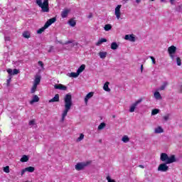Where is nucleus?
Returning a JSON list of instances; mask_svg holds the SVG:
<instances>
[{"label":"nucleus","instance_id":"bb28decb","mask_svg":"<svg viewBox=\"0 0 182 182\" xmlns=\"http://www.w3.org/2000/svg\"><path fill=\"white\" fill-rule=\"evenodd\" d=\"M117 48H119L117 43H116V42L112 43L111 49H112L113 50H116V49H117Z\"/></svg>","mask_w":182,"mask_h":182},{"label":"nucleus","instance_id":"3c124183","mask_svg":"<svg viewBox=\"0 0 182 182\" xmlns=\"http://www.w3.org/2000/svg\"><path fill=\"white\" fill-rule=\"evenodd\" d=\"M136 4H140L141 2V0H136Z\"/></svg>","mask_w":182,"mask_h":182},{"label":"nucleus","instance_id":"a211bd4d","mask_svg":"<svg viewBox=\"0 0 182 182\" xmlns=\"http://www.w3.org/2000/svg\"><path fill=\"white\" fill-rule=\"evenodd\" d=\"M41 83V75H36L35 76V80L33 82V85H36L38 86V85H39Z\"/></svg>","mask_w":182,"mask_h":182},{"label":"nucleus","instance_id":"ddd939ff","mask_svg":"<svg viewBox=\"0 0 182 182\" xmlns=\"http://www.w3.org/2000/svg\"><path fill=\"white\" fill-rule=\"evenodd\" d=\"M167 86H168V82L164 81L163 84L159 88H157V90L159 92H161V90H165Z\"/></svg>","mask_w":182,"mask_h":182},{"label":"nucleus","instance_id":"8fccbe9b","mask_svg":"<svg viewBox=\"0 0 182 182\" xmlns=\"http://www.w3.org/2000/svg\"><path fill=\"white\" fill-rule=\"evenodd\" d=\"M181 6H178L177 8H176V11H181Z\"/></svg>","mask_w":182,"mask_h":182},{"label":"nucleus","instance_id":"f03ea898","mask_svg":"<svg viewBox=\"0 0 182 182\" xmlns=\"http://www.w3.org/2000/svg\"><path fill=\"white\" fill-rule=\"evenodd\" d=\"M161 161H164L166 164H171V163H175L176 161V156L171 155L168 156L167 154L162 153L161 154Z\"/></svg>","mask_w":182,"mask_h":182},{"label":"nucleus","instance_id":"c03bdc74","mask_svg":"<svg viewBox=\"0 0 182 182\" xmlns=\"http://www.w3.org/2000/svg\"><path fill=\"white\" fill-rule=\"evenodd\" d=\"M171 5H176V0H169Z\"/></svg>","mask_w":182,"mask_h":182},{"label":"nucleus","instance_id":"423d86ee","mask_svg":"<svg viewBox=\"0 0 182 182\" xmlns=\"http://www.w3.org/2000/svg\"><path fill=\"white\" fill-rule=\"evenodd\" d=\"M142 101V99H139L135 102H134L132 105H131L129 107V112L133 113L134 110H136V107H137V106H139V105H140V103H141Z\"/></svg>","mask_w":182,"mask_h":182},{"label":"nucleus","instance_id":"0eeeda50","mask_svg":"<svg viewBox=\"0 0 182 182\" xmlns=\"http://www.w3.org/2000/svg\"><path fill=\"white\" fill-rule=\"evenodd\" d=\"M168 164L164 163L159 164L158 166V171H161V173H166L168 171V166H167Z\"/></svg>","mask_w":182,"mask_h":182},{"label":"nucleus","instance_id":"aec40b11","mask_svg":"<svg viewBox=\"0 0 182 182\" xmlns=\"http://www.w3.org/2000/svg\"><path fill=\"white\" fill-rule=\"evenodd\" d=\"M85 69H86V65L85 64H82L77 70V73L78 75H80V73H82V72H83V70H85Z\"/></svg>","mask_w":182,"mask_h":182},{"label":"nucleus","instance_id":"2f4dec72","mask_svg":"<svg viewBox=\"0 0 182 182\" xmlns=\"http://www.w3.org/2000/svg\"><path fill=\"white\" fill-rule=\"evenodd\" d=\"M106 127V124L105 122H102L99 126H98V130H103Z\"/></svg>","mask_w":182,"mask_h":182},{"label":"nucleus","instance_id":"c9c22d12","mask_svg":"<svg viewBox=\"0 0 182 182\" xmlns=\"http://www.w3.org/2000/svg\"><path fill=\"white\" fill-rule=\"evenodd\" d=\"M159 112H160V109H154L152 110V112H151V115H152V116H155V114H159Z\"/></svg>","mask_w":182,"mask_h":182},{"label":"nucleus","instance_id":"4468645a","mask_svg":"<svg viewBox=\"0 0 182 182\" xmlns=\"http://www.w3.org/2000/svg\"><path fill=\"white\" fill-rule=\"evenodd\" d=\"M7 73H9V75H18V73H19V70L18 69H11V68H9L7 70Z\"/></svg>","mask_w":182,"mask_h":182},{"label":"nucleus","instance_id":"79ce46f5","mask_svg":"<svg viewBox=\"0 0 182 182\" xmlns=\"http://www.w3.org/2000/svg\"><path fill=\"white\" fill-rule=\"evenodd\" d=\"M149 58L151 59L153 65H156V59L153 56H149Z\"/></svg>","mask_w":182,"mask_h":182},{"label":"nucleus","instance_id":"13d9d810","mask_svg":"<svg viewBox=\"0 0 182 182\" xmlns=\"http://www.w3.org/2000/svg\"><path fill=\"white\" fill-rule=\"evenodd\" d=\"M71 46H72V47L75 46V44H74V43H73V44L71 45Z\"/></svg>","mask_w":182,"mask_h":182},{"label":"nucleus","instance_id":"2eb2a0df","mask_svg":"<svg viewBox=\"0 0 182 182\" xmlns=\"http://www.w3.org/2000/svg\"><path fill=\"white\" fill-rule=\"evenodd\" d=\"M95 95V92H89L85 97V102L86 104H87V102H89L90 99H92L93 97V95Z\"/></svg>","mask_w":182,"mask_h":182},{"label":"nucleus","instance_id":"f257e3e1","mask_svg":"<svg viewBox=\"0 0 182 182\" xmlns=\"http://www.w3.org/2000/svg\"><path fill=\"white\" fill-rule=\"evenodd\" d=\"M64 102H65V109L63 111L62 113V117L60 119V122L62 123H63V122H65V119L66 117V116H68V113L69 112V110H70L71 107H72V95L70 94H67L65 97H64Z\"/></svg>","mask_w":182,"mask_h":182},{"label":"nucleus","instance_id":"f704fd0d","mask_svg":"<svg viewBox=\"0 0 182 182\" xmlns=\"http://www.w3.org/2000/svg\"><path fill=\"white\" fill-rule=\"evenodd\" d=\"M68 23L70 26H76V21L73 19H70L69 21H68Z\"/></svg>","mask_w":182,"mask_h":182},{"label":"nucleus","instance_id":"6e6552de","mask_svg":"<svg viewBox=\"0 0 182 182\" xmlns=\"http://www.w3.org/2000/svg\"><path fill=\"white\" fill-rule=\"evenodd\" d=\"M121 9H122V5H117L115 8L114 15L117 19H120V17L122 16V12L120 11Z\"/></svg>","mask_w":182,"mask_h":182},{"label":"nucleus","instance_id":"58836bf2","mask_svg":"<svg viewBox=\"0 0 182 182\" xmlns=\"http://www.w3.org/2000/svg\"><path fill=\"white\" fill-rule=\"evenodd\" d=\"M176 63L178 66H181V59L180 58V57L176 58Z\"/></svg>","mask_w":182,"mask_h":182},{"label":"nucleus","instance_id":"4d7b16f0","mask_svg":"<svg viewBox=\"0 0 182 182\" xmlns=\"http://www.w3.org/2000/svg\"><path fill=\"white\" fill-rule=\"evenodd\" d=\"M139 167H141V168H144L142 165H140Z\"/></svg>","mask_w":182,"mask_h":182},{"label":"nucleus","instance_id":"c756f323","mask_svg":"<svg viewBox=\"0 0 182 182\" xmlns=\"http://www.w3.org/2000/svg\"><path fill=\"white\" fill-rule=\"evenodd\" d=\"M26 171L28 173H33V171H35V168L33 166L27 167L26 168Z\"/></svg>","mask_w":182,"mask_h":182},{"label":"nucleus","instance_id":"ea45409f","mask_svg":"<svg viewBox=\"0 0 182 182\" xmlns=\"http://www.w3.org/2000/svg\"><path fill=\"white\" fill-rule=\"evenodd\" d=\"M163 119L165 122H167V120H168V119H170V114H168L167 115H165L163 117Z\"/></svg>","mask_w":182,"mask_h":182},{"label":"nucleus","instance_id":"f3484780","mask_svg":"<svg viewBox=\"0 0 182 182\" xmlns=\"http://www.w3.org/2000/svg\"><path fill=\"white\" fill-rule=\"evenodd\" d=\"M54 87L55 89H58L59 90H66L67 89L66 86L62 84L55 85Z\"/></svg>","mask_w":182,"mask_h":182},{"label":"nucleus","instance_id":"39448f33","mask_svg":"<svg viewBox=\"0 0 182 182\" xmlns=\"http://www.w3.org/2000/svg\"><path fill=\"white\" fill-rule=\"evenodd\" d=\"M176 52H177L176 46H171L169 48H168V53L170 58L172 59V60H174V59H176V55H174Z\"/></svg>","mask_w":182,"mask_h":182},{"label":"nucleus","instance_id":"473e14b6","mask_svg":"<svg viewBox=\"0 0 182 182\" xmlns=\"http://www.w3.org/2000/svg\"><path fill=\"white\" fill-rule=\"evenodd\" d=\"M104 29H105V31L108 32L109 31H110L112 29V26L110 24H106L104 27Z\"/></svg>","mask_w":182,"mask_h":182},{"label":"nucleus","instance_id":"864d4df0","mask_svg":"<svg viewBox=\"0 0 182 182\" xmlns=\"http://www.w3.org/2000/svg\"><path fill=\"white\" fill-rule=\"evenodd\" d=\"M5 41H9V37H6Z\"/></svg>","mask_w":182,"mask_h":182},{"label":"nucleus","instance_id":"9d476101","mask_svg":"<svg viewBox=\"0 0 182 182\" xmlns=\"http://www.w3.org/2000/svg\"><path fill=\"white\" fill-rule=\"evenodd\" d=\"M70 14V9H64L61 12V18H68V15Z\"/></svg>","mask_w":182,"mask_h":182},{"label":"nucleus","instance_id":"f8f14e48","mask_svg":"<svg viewBox=\"0 0 182 182\" xmlns=\"http://www.w3.org/2000/svg\"><path fill=\"white\" fill-rule=\"evenodd\" d=\"M55 22H56V18L53 17L52 18H50L45 23L46 28H49V26H50V25H52V23H55Z\"/></svg>","mask_w":182,"mask_h":182},{"label":"nucleus","instance_id":"7ed1b4c3","mask_svg":"<svg viewBox=\"0 0 182 182\" xmlns=\"http://www.w3.org/2000/svg\"><path fill=\"white\" fill-rule=\"evenodd\" d=\"M36 4L42 12H49V0H36Z\"/></svg>","mask_w":182,"mask_h":182},{"label":"nucleus","instance_id":"9b49d317","mask_svg":"<svg viewBox=\"0 0 182 182\" xmlns=\"http://www.w3.org/2000/svg\"><path fill=\"white\" fill-rule=\"evenodd\" d=\"M55 22H56V18L53 17L52 18H50L45 23L46 28H49V26H50V25H52V23H55Z\"/></svg>","mask_w":182,"mask_h":182},{"label":"nucleus","instance_id":"393cba45","mask_svg":"<svg viewBox=\"0 0 182 182\" xmlns=\"http://www.w3.org/2000/svg\"><path fill=\"white\" fill-rule=\"evenodd\" d=\"M28 160L29 157H28V156L26 155H23L20 159V161H21V163H26V161H28Z\"/></svg>","mask_w":182,"mask_h":182},{"label":"nucleus","instance_id":"49530a36","mask_svg":"<svg viewBox=\"0 0 182 182\" xmlns=\"http://www.w3.org/2000/svg\"><path fill=\"white\" fill-rule=\"evenodd\" d=\"M38 66L43 68V63L42 61H38Z\"/></svg>","mask_w":182,"mask_h":182},{"label":"nucleus","instance_id":"c85d7f7f","mask_svg":"<svg viewBox=\"0 0 182 182\" xmlns=\"http://www.w3.org/2000/svg\"><path fill=\"white\" fill-rule=\"evenodd\" d=\"M154 132L156 134H159V133H163L164 130H163V128H161V127H158L157 128L155 129Z\"/></svg>","mask_w":182,"mask_h":182},{"label":"nucleus","instance_id":"1a4fd4ad","mask_svg":"<svg viewBox=\"0 0 182 182\" xmlns=\"http://www.w3.org/2000/svg\"><path fill=\"white\" fill-rule=\"evenodd\" d=\"M125 41H129V42H136V37L134 34H127L124 37Z\"/></svg>","mask_w":182,"mask_h":182},{"label":"nucleus","instance_id":"5fc2aeb1","mask_svg":"<svg viewBox=\"0 0 182 182\" xmlns=\"http://www.w3.org/2000/svg\"><path fill=\"white\" fill-rule=\"evenodd\" d=\"M161 2H166V0H161Z\"/></svg>","mask_w":182,"mask_h":182},{"label":"nucleus","instance_id":"a878e982","mask_svg":"<svg viewBox=\"0 0 182 182\" xmlns=\"http://www.w3.org/2000/svg\"><path fill=\"white\" fill-rule=\"evenodd\" d=\"M122 141H123V143H129V141H130V139L127 135H124L122 139Z\"/></svg>","mask_w":182,"mask_h":182},{"label":"nucleus","instance_id":"cd10ccee","mask_svg":"<svg viewBox=\"0 0 182 182\" xmlns=\"http://www.w3.org/2000/svg\"><path fill=\"white\" fill-rule=\"evenodd\" d=\"M68 76L69 77H77L79 76V74L77 73H70L68 74Z\"/></svg>","mask_w":182,"mask_h":182},{"label":"nucleus","instance_id":"412c9836","mask_svg":"<svg viewBox=\"0 0 182 182\" xmlns=\"http://www.w3.org/2000/svg\"><path fill=\"white\" fill-rule=\"evenodd\" d=\"M105 42H107V40L106 38H100L97 43L96 46H100L102 43H105Z\"/></svg>","mask_w":182,"mask_h":182},{"label":"nucleus","instance_id":"603ef678","mask_svg":"<svg viewBox=\"0 0 182 182\" xmlns=\"http://www.w3.org/2000/svg\"><path fill=\"white\" fill-rule=\"evenodd\" d=\"M141 73H143V65H141Z\"/></svg>","mask_w":182,"mask_h":182},{"label":"nucleus","instance_id":"bf43d9fd","mask_svg":"<svg viewBox=\"0 0 182 182\" xmlns=\"http://www.w3.org/2000/svg\"><path fill=\"white\" fill-rule=\"evenodd\" d=\"M151 1H156V0H151Z\"/></svg>","mask_w":182,"mask_h":182},{"label":"nucleus","instance_id":"7c9ffc66","mask_svg":"<svg viewBox=\"0 0 182 182\" xmlns=\"http://www.w3.org/2000/svg\"><path fill=\"white\" fill-rule=\"evenodd\" d=\"M23 38H26L28 39L31 38V33H29L28 31H25L23 33Z\"/></svg>","mask_w":182,"mask_h":182},{"label":"nucleus","instance_id":"de8ad7c7","mask_svg":"<svg viewBox=\"0 0 182 182\" xmlns=\"http://www.w3.org/2000/svg\"><path fill=\"white\" fill-rule=\"evenodd\" d=\"M93 17V14L92 13H90L87 16L88 19H90V18Z\"/></svg>","mask_w":182,"mask_h":182},{"label":"nucleus","instance_id":"b1692460","mask_svg":"<svg viewBox=\"0 0 182 182\" xmlns=\"http://www.w3.org/2000/svg\"><path fill=\"white\" fill-rule=\"evenodd\" d=\"M110 83L109 82H106L103 86V89L104 90H105V92H110V88H109V85Z\"/></svg>","mask_w":182,"mask_h":182},{"label":"nucleus","instance_id":"20e7f679","mask_svg":"<svg viewBox=\"0 0 182 182\" xmlns=\"http://www.w3.org/2000/svg\"><path fill=\"white\" fill-rule=\"evenodd\" d=\"M91 163H92V161H90L77 163L75 166V170H77V171H80L83 170V168H85V167H87V166H89Z\"/></svg>","mask_w":182,"mask_h":182},{"label":"nucleus","instance_id":"5701e85b","mask_svg":"<svg viewBox=\"0 0 182 182\" xmlns=\"http://www.w3.org/2000/svg\"><path fill=\"white\" fill-rule=\"evenodd\" d=\"M99 56L101 59H105L107 56V52L101 51L99 53Z\"/></svg>","mask_w":182,"mask_h":182},{"label":"nucleus","instance_id":"a18cd8bd","mask_svg":"<svg viewBox=\"0 0 182 182\" xmlns=\"http://www.w3.org/2000/svg\"><path fill=\"white\" fill-rule=\"evenodd\" d=\"M69 43H73V41H66L64 45H69Z\"/></svg>","mask_w":182,"mask_h":182},{"label":"nucleus","instance_id":"4c0bfd02","mask_svg":"<svg viewBox=\"0 0 182 182\" xmlns=\"http://www.w3.org/2000/svg\"><path fill=\"white\" fill-rule=\"evenodd\" d=\"M83 139H85V134H80V137H78L77 139V141H82V140H83Z\"/></svg>","mask_w":182,"mask_h":182},{"label":"nucleus","instance_id":"a19ab883","mask_svg":"<svg viewBox=\"0 0 182 182\" xmlns=\"http://www.w3.org/2000/svg\"><path fill=\"white\" fill-rule=\"evenodd\" d=\"M4 173H9V166H6L4 168Z\"/></svg>","mask_w":182,"mask_h":182},{"label":"nucleus","instance_id":"e433bc0d","mask_svg":"<svg viewBox=\"0 0 182 182\" xmlns=\"http://www.w3.org/2000/svg\"><path fill=\"white\" fill-rule=\"evenodd\" d=\"M48 27H46V26L44 25V26L40 29H38L37 31V33H42V32L45 31V29H47Z\"/></svg>","mask_w":182,"mask_h":182},{"label":"nucleus","instance_id":"72a5a7b5","mask_svg":"<svg viewBox=\"0 0 182 182\" xmlns=\"http://www.w3.org/2000/svg\"><path fill=\"white\" fill-rule=\"evenodd\" d=\"M36 89H38V85L33 84V87H31V92L35 93L36 92Z\"/></svg>","mask_w":182,"mask_h":182},{"label":"nucleus","instance_id":"6e6d98bb","mask_svg":"<svg viewBox=\"0 0 182 182\" xmlns=\"http://www.w3.org/2000/svg\"><path fill=\"white\" fill-rule=\"evenodd\" d=\"M124 1V2H128L129 1V0H123Z\"/></svg>","mask_w":182,"mask_h":182},{"label":"nucleus","instance_id":"dca6fc26","mask_svg":"<svg viewBox=\"0 0 182 182\" xmlns=\"http://www.w3.org/2000/svg\"><path fill=\"white\" fill-rule=\"evenodd\" d=\"M154 99H156V100H161V99H162L161 95L160 94L159 90H156L154 93Z\"/></svg>","mask_w":182,"mask_h":182},{"label":"nucleus","instance_id":"4be33fe9","mask_svg":"<svg viewBox=\"0 0 182 182\" xmlns=\"http://www.w3.org/2000/svg\"><path fill=\"white\" fill-rule=\"evenodd\" d=\"M37 102H39V97H38V95H34L30 103L31 105H33V103H36Z\"/></svg>","mask_w":182,"mask_h":182},{"label":"nucleus","instance_id":"09e8293b","mask_svg":"<svg viewBox=\"0 0 182 182\" xmlns=\"http://www.w3.org/2000/svg\"><path fill=\"white\" fill-rule=\"evenodd\" d=\"M25 173H26V168H24L21 171V176H23V174H25Z\"/></svg>","mask_w":182,"mask_h":182},{"label":"nucleus","instance_id":"6ab92c4d","mask_svg":"<svg viewBox=\"0 0 182 182\" xmlns=\"http://www.w3.org/2000/svg\"><path fill=\"white\" fill-rule=\"evenodd\" d=\"M55 102H59V94L55 95L53 98L49 100L48 103H53Z\"/></svg>","mask_w":182,"mask_h":182},{"label":"nucleus","instance_id":"37998d69","mask_svg":"<svg viewBox=\"0 0 182 182\" xmlns=\"http://www.w3.org/2000/svg\"><path fill=\"white\" fill-rule=\"evenodd\" d=\"M28 124H29V126H34V124H35V120L33 119V120L30 121L29 123H28Z\"/></svg>","mask_w":182,"mask_h":182}]
</instances>
